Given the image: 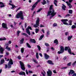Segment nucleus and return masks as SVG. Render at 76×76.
Returning a JSON list of instances; mask_svg holds the SVG:
<instances>
[{
  "instance_id": "nucleus-1",
  "label": "nucleus",
  "mask_w": 76,
  "mask_h": 76,
  "mask_svg": "<svg viewBox=\"0 0 76 76\" xmlns=\"http://www.w3.org/2000/svg\"><path fill=\"white\" fill-rule=\"evenodd\" d=\"M16 18L17 19H19L20 18L21 19H23V12L20 11L16 15Z\"/></svg>"
},
{
  "instance_id": "nucleus-2",
  "label": "nucleus",
  "mask_w": 76,
  "mask_h": 76,
  "mask_svg": "<svg viewBox=\"0 0 76 76\" xmlns=\"http://www.w3.org/2000/svg\"><path fill=\"white\" fill-rule=\"evenodd\" d=\"M55 11L53 9H52V11L50 10L48 12L47 15V16H50V15H51L52 16V17H53L54 16L56 15V13H57L56 12H54Z\"/></svg>"
},
{
  "instance_id": "nucleus-3",
  "label": "nucleus",
  "mask_w": 76,
  "mask_h": 76,
  "mask_svg": "<svg viewBox=\"0 0 76 76\" xmlns=\"http://www.w3.org/2000/svg\"><path fill=\"white\" fill-rule=\"evenodd\" d=\"M39 18H37V20H36V24L34 25V27L35 28H37L38 26H39Z\"/></svg>"
},
{
  "instance_id": "nucleus-4",
  "label": "nucleus",
  "mask_w": 76,
  "mask_h": 76,
  "mask_svg": "<svg viewBox=\"0 0 76 76\" xmlns=\"http://www.w3.org/2000/svg\"><path fill=\"white\" fill-rule=\"evenodd\" d=\"M13 64V61L12 59H10L9 61V62L8 64V68H10L11 67V65H12Z\"/></svg>"
},
{
  "instance_id": "nucleus-5",
  "label": "nucleus",
  "mask_w": 76,
  "mask_h": 76,
  "mask_svg": "<svg viewBox=\"0 0 76 76\" xmlns=\"http://www.w3.org/2000/svg\"><path fill=\"white\" fill-rule=\"evenodd\" d=\"M29 29L30 30H32V29L31 28V27L30 26H28L27 28L26 29V32L29 35H31V33L29 31Z\"/></svg>"
},
{
  "instance_id": "nucleus-6",
  "label": "nucleus",
  "mask_w": 76,
  "mask_h": 76,
  "mask_svg": "<svg viewBox=\"0 0 76 76\" xmlns=\"http://www.w3.org/2000/svg\"><path fill=\"white\" fill-rule=\"evenodd\" d=\"M20 63L21 69L22 70H25V67L24 64L21 61H20Z\"/></svg>"
},
{
  "instance_id": "nucleus-7",
  "label": "nucleus",
  "mask_w": 76,
  "mask_h": 76,
  "mask_svg": "<svg viewBox=\"0 0 76 76\" xmlns=\"http://www.w3.org/2000/svg\"><path fill=\"white\" fill-rule=\"evenodd\" d=\"M60 51H58V53L60 54H61V53H63L64 52V47L63 46H61L60 47Z\"/></svg>"
},
{
  "instance_id": "nucleus-8",
  "label": "nucleus",
  "mask_w": 76,
  "mask_h": 76,
  "mask_svg": "<svg viewBox=\"0 0 76 76\" xmlns=\"http://www.w3.org/2000/svg\"><path fill=\"white\" fill-rule=\"evenodd\" d=\"M65 51H67V50H68V53L70 54H72V50H71V49L69 47H66L65 48Z\"/></svg>"
},
{
  "instance_id": "nucleus-9",
  "label": "nucleus",
  "mask_w": 76,
  "mask_h": 76,
  "mask_svg": "<svg viewBox=\"0 0 76 76\" xmlns=\"http://www.w3.org/2000/svg\"><path fill=\"white\" fill-rule=\"evenodd\" d=\"M40 1H41V0H38L33 5V6H32V8L31 9V10H34V8L36 7V6H37V5L38 4V2H39Z\"/></svg>"
},
{
  "instance_id": "nucleus-10",
  "label": "nucleus",
  "mask_w": 76,
  "mask_h": 76,
  "mask_svg": "<svg viewBox=\"0 0 76 76\" xmlns=\"http://www.w3.org/2000/svg\"><path fill=\"white\" fill-rule=\"evenodd\" d=\"M61 21L63 22V23L64 25H69L66 22L68 21V20L67 19H62L61 20Z\"/></svg>"
},
{
  "instance_id": "nucleus-11",
  "label": "nucleus",
  "mask_w": 76,
  "mask_h": 76,
  "mask_svg": "<svg viewBox=\"0 0 76 76\" xmlns=\"http://www.w3.org/2000/svg\"><path fill=\"white\" fill-rule=\"evenodd\" d=\"M47 73L48 76H52V72L50 69L48 70V71L47 72Z\"/></svg>"
},
{
  "instance_id": "nucleus-12",
  "label": "nucleus",
  "mask_w": 76,
  "mask_h": 76,
  "mask_svg": "<svg viewBox=\"0 0 76 76\" xmlns=\"http://www.w3.org/2000/svg\"><path fill=\"white\" fill-rule=\"evenodd\" d=\"M2 25V27H3V28H5V29H7L8 28L7 27V24L3 23Z\"/></svg>"
},
{
  "instance_id": "nucleus-13",
  "label": "nucleus",
  "mask_w": 76,
  "mask_h": 76,
  "mask_svg": "<svg viewBox=\"0 0 76 76\" xmlns=\"http://www.w3.org/2000/svg\"><path fill=\"white\" fill-rule=\"evenodd\" d=\"M75 73V71L73 70H70L68 74L69 76H70L71 75H73Z\"/></svg>"
},
{
  "instance_id": "nucleus-14",
  "label": "nucleus",
  "mask_w": 76,
  "mask_h": 76,
  "mask_svg": "<svg viewBox=\"0 0 76 76\" xmlns=\"http://www.w3.org/2000/svg\"><path fill=\"white\" fill-rule=\"evenodd\" d=\"M66 3L69 6V9H71L72 7V5H71V3H69L68 1H66Z\"/></svg>"
},
{
  "instance_id": "nucleus-15",
  "label": "nucleus",
  "mask_w": 76,
  "mask_h": 76,
  "mask_svg": "<svg viewBox=\"0 0 76 76\" xmlns=\"http://www.w3.org/2000/svg\"><path fill=\"white\" fill-rule=\"evenodd\" d=\"M47 63H48V64H52V65H54V63H53L52 61L50 60H48L47 61Z\"/></svg>"
},
{
  "instance_id": "nucleus-16",
  "label": "nucleus",
  "mask_w": 76,
  "mask_h": 76,
  "mask_svg": "<svg viewBox=\"0 0 76 76\" xmlns=\"http://www.w3.org/2000/svg\"><path fill=\"white\" fill-rule=\"evenodd\" d=\"M4 50L3 48L1 47L0 48V54H3Z\"/></svg>"
},
{
  "instance_id": "nucleus-17",
  "label": "nucleus",
  "mask_w": 76,
  "mask_h": 76,
  "mask_svg": "<svg viewBox=\"0 0 76 76\" xmlns=\"http://www.w3.org/2000/svg\"><path fill=\"white\" fill-rule=\"evenodd\" d=\"M44 57H45V59H46L47 60L48 59V58L50 57H49V56H48V55L47 54H46V53H45Z\"/></svg>"
},
{
  "instance_id": "nucleus-18",
  "label": "nucleus",
  "mask_w": 76,
  "mask_h": 76,
  "mask_svg": "<svg viewBox=\"0 0 76 76\" xmlns=\"http://www.w3.org/2000/svg\"><path fill=\"white\" fill-rule=\"evenodd\" d=\"M20 75H22V76H25V72H21L19 73Z\"/></svg>"
},
{
  "instance_id": "nucleus-19",
  "label": "nucleus",
  "mask_w": 76,
  "mask_h": 76,
  "mask_svg": "<svg viewBox=\"0 0 76 76\" xmlns=\"http://www.w3.org/2000/svg\"><path fill=\"white\" fill-rule=\"evenodd\" d=\"M0 7H4V5L3 4V3L2 2H0Z\"/></svg>"
},
{
  "instance_id": "nucleus-20",
  "label": "nucleus",
  "mask_w": 76,
  "mask_h": 76,
  "mask_svg": "<svg viewBox=\"0 0 76 76\" xmlns=\"http://www.w3.org/2000/svg\"><path fill=\"white\" fill-rule=\"evenodd\" d=\"M5 49L8 50V51H10L11 50V48H9L8 46L6 47Z\"/></svg>"
},
{
  "instance_id": "nucleus-21",
  "label": "nucleus",
  "mask_w": 76,
  "mask_h": 76,
  "mask_svg": "<svg viewBox=\"0 0 76 76\" xmlns=\"http://www.w3.org/2000/svg\"><path fill=\"white\" fill-rule=\"evenodd\" d=\"M62 6H63L62 7V9H63V10H66L65 9L66 8V7L64 4H62Z\"/></svg>"
},
{
  "instance_id": "nucleus-22",
  "label": "nucleus",
  "mask_w": 76,
  "mask_h": 76,
  "mask_svg": "<svg viewBox=\"0 0 76 76\" xmlns=\"http://www.w3.org/2000/svg\"><path fill=\"white\" fill-rule=\"evenodd\" d=\"M24 41V39L23 38L20 40V44H22L23 43V41Z\"/></svg>"
},
{
  "instance_id": "nucleus-23",
  "label": "nucleus",
  "mask_w": 76,
  "mask_h": 76,
  "mask_svg": "<svg viewBox=\"0 0 76 76\" xmlns=\"http://www.w3.org/2000/svg\"><path fill=\"white\" fill-rule=\"evenodd\" d=\"M69 23V25H72V20H70L69 21H68Z\"/></svg>"
},
{
  "instance_id": "nucleus-24",
  "label": "nucleus",
  "mask_w": 76,
  "mask_h": 76,
  "mask_svg": "<svg viewBox=\"0 0 76 76\" xmlns=\"http://www.w3.org/2000/svg\"><path fill=\"white\" fill-rule=\"evenodd\" d=\"M54 3L55 6H57V1L56 0H55L54 1Z\"/></svg>"
},
{
  "instance_id": "nucleus-25",
  "label": "nucleus",
  "mask_w": 76,
  "mask_h": 76,
  "mask_svg": "<svg viewBox=\"0 0 76 76\" xmlns=\"http://www.w3.org/2000/svg\"><path fill=\"white\" fill-rule=\"evenodd\" d=\"M30 41L33 43H35V40L34 39H31Z\"/></svg>"
},
{
  "instance_id": "nucleus-26",
  "label": "nucleus",
  "mask_w": 76,
  "mask_h": 76,
  "mask_svg": "<svg viewBox=\"0 0 76 76\" xmlns=\"http://www.w3.org/2000/svg\"><path fill=\"white\" fill-rule=\"evenodd\" d=\"M36 57L37 59H38V58H39V55L38 54V53H36Z\"/></svg>"
},
{
  "instance_id": "nucleus-27",
  "label": "nucleus",
  "mask_w": 76,
  "mask_h": 76,
  "mask_svg": "<svg viewBox=\"0 0 76 76\" xmlns=\"http://www.w3.org/2000/svg\"><path fill=\"white\" fill-rule=\"evenodd\" d=\"M4 59H2L1 61V63L0 64V65L1 64H2L3 63H4Z\"/></svg>"
},
{
  "instance_id": "nucleus-28",
  "label": "nucleus",
  "mask_w": 76,
  "mask_h": 76,
  "mask_svg": "<svg viewBox=\"0 0 76 76\" xmlns=\"http://www.w3.org/2000/svg\"><path fill=\"white\" fill-rule=\"evenodd\" d=\"M33 61L34 63H35L36 64H38V61L37 60H35L34 59H33Z\"/></svg>"
},
{
  "instance_id": "nucleus-29",
  "label": "nucleus",
  "mask_w": 76,
  "mask_h": 76,
  "mask_svg": "<svg viewBox=\"0 0 76 76\" xmlns=\"http://www.w3.org/2000/svg\"><path fill=\"white\" fill-rule=\"evenodd\" d=\"M54 43L56 44H58V40L57 39H56L54 41Z\"/></svg>"
},
{
  "instance_id": "nucleus-30",
  "label": "nucleus",
  "mask_w": 76,
  "mask_h": 76,
  "mask_svg": "<svg viewBox=\"0 0 76 76\" xmlns=\"http://www.w3.org/2000/svg\"><path fill=\"white\" fill-rule=\"evenodd\" d=\"M72 36H69L68 37V40L69 41H70L71 39V38H72Z\"/></svg>"
},
{
  "instance_id": "nucleus-31",
  "label": "nucleus",
  "mask_w": 76,
  "mask_h": 76,
  "mask_svg": "<svg viewBox=\"0 0 76 76\" xmlns=\"http://www.w3.org/2000/svg\"><path fill=\"white\" fill-rule=\"evenodd\" d=\"M6 39L5 37L4 38H0V41H4V40H6Z\"/></svg>"
},
{
  "instance_id": "nucleus-32",
  "label": "nucleus",
  "mask_w": 76,
  "mask_h": 76,
  "mask_svg": "<svg viewBox=\"0 0 76 76\" xmlns=\"http://www.w3.org/2000/svg\"><path fill=\"white\" fill-rule=\"evenodd\" d=\"M69 13H70V14H72V13H73V10H69L68 11Z\"/></svg>"
},
{
  "instance_id": "nucleus-33",
  "label": "nucleus",
  "mask_w": 76,
  "mask_h": 76,
  "mask_svg": "<svg viewBox=\"0 0 76 76\" xmlns=\"http://www.w3.org/2000/svg\"><path fill=\"white\" fill-rule=\"evenodd\" d=\"M43 37H44V35H42L40 36V38H39V40H41L42 38H43Z\"/></svg>"
},
{
  "instance_id": "nucleus-34",
  "label": "nucleus",
  "mask_w": 76,
  "mask_h": 76,
  "mask_svg": "<svg viewBox=\"0 0 76 76\" xmlns=\"http://www.w3.org/2000/svg\"><path fill=\"white\" fill-rule=\"evenodd\" d=\"M42 4L44 5V4H46V1L45 0H43V2H42Z\"/></svg>"
},
{
  "instance_id": "nucleus-35",
  "label": "nucleus",
  "mask_w": 76,
  "mask_h": 76,
  "mask_svg": "<svg viewBox=\"0 0 76 76\" xmlns=\"http://www.w3.org/2000/svg\"><path fill=\"white\" fill-rule=\"evenodd\" d=\"M72 15H70L69 14H66V15H65V17H70Z\"/></svg>"
},
{
  "instance_id": "nucleus-36",
  "label": "nucleus",
  "mask_w": 76,
  "mask_h": 76,
  "mask_svg": "<svg viewBox=\"0 0 76 76\" xmlns=\"http://www.w3.org/2000/svg\"><path fill=\"white\" fill-rule=\"evenodd\" d=\"M38 31H39V29L38 28H36L35 29V32L36 33H38Z\"/></svg>"
},
{
  "instance_id": "nucleus-37",
  "label": "nucleus",
  "mask_w": 76,
  "mask_h": 76,
  "mask_svg": "<svg viewBox=\"0 0 76 76\" xmlns=\"http://www.w3.org/2000/svg\"><path fill=\"white\" fill-rule=\"evenodd\" d=\"M26 44H27V45L28 48H31V46L28 43H27Z\"/></svg>"
},
{
  "instance_id": "nucleus-38",
  "label": "nucleus",
  "mask_w": 76,
  "mask_h": 76,
  "mask_svg": "<svg viewBox=\"0 0 76 76\" xmlns=\"http://www.w3.org/2000/svg\"><path fill=\"white\" fill-rule=\"evenodd\" d=\"M76 28V26L74 25H72V29H75Z\"/></svg>"
},
{
  "instance_id": "nucleus-39",
  "label": "nucleus",
  "mask_w": 76,
  "mask_h": 76,
  "mask_svg": "<svg viewBox=\"0 0 76 76\" xmlns=\"http://www.w3.org/2000/svg\"><path fill=\"white\" fill-rule=\"evenodd\" d=\"M37 47L39 50V51H40V50H41V47H40V46L38 45L37 46Z\"/></svg>"
},
{
  "instance_id": "nucleus-40",
  "label": "nucleus",
  "mask_w": 76,
  "mask_h": 76,
  "mask_svg": "<svg viewBox=\"0 0 76 76\" xmlns=\"http://www.w3.org/2000/svg\"><path fill=\"white\" fill-rule=\"evenodd\" d=\"M50 31H48L47 32V37H48V35H50Z\"/></svg>"
},
{
  "instance_id": "nucleus-41",
  "label": "nucleus",
  "mask_w": 76,
  "mask_h": 76,
  "mask_svg": "<svg viewBox=\"0 0 76 76\" xmlns=\"http://www.w3.org/2000/svg\"><path fill=\"white\" fill-rule=\"evenodd\" d=\"M21 51L22 53H23L24 52V49H23V48H22L21 49Z\"/></svg>"
},
{
  "instance_id": "nucleus-42",
  "label": "nucleus",
  "mask_w": 76,
  "mask_h": 76,
  "mask_svg": "<svg viewBox=\"0 0 76 76\" xmlns=\"http://www.w3.org/2000/svg\"><path fill=\"white\" fill-rule=\"evenodd\" d=\"M21 35H26V37H28V35L27 34H26V33H22L21 34Z\"/></svg>"
},
{
  "instance_id": "nucleus-43",
  "label": "nucleus",
  "mask_w": 76,
  "mask_h": 76,
  "mask_svg": "<svg viewBox=\"0 0 76 76\" xmlns=\"http://www.w3.org/2000/svg\"><path fill=\"white\" fill-rule=\"evenodd\" d=\"M20 31H17V35L18 36H19V34H20Z\"/></svg>"
},
{
  "instance_id": "nucleus-44",
  "label": "nucleus",
  "mask_w": 76,
  "mask_h": 76,
  "mask_svg": "<svg viewBox=\"0 0 76 76\" xmlns=\"http://www.w3.org/2000/svg\"><path fill=\"white\" fill-rule=\"evenodd\" d=\"M41 10H42V8H40L37 11V13H38V12H39Z\"/></svg>"
},
{
  "instance_id": "nucleus-45",
  "label": "nucleus",
  "mask_w": 76,
  "mask_h": 76,
  "mask_svg": "<svg viewBox=\"0 0 76 76\" xmlns=\"http://www.w3.org/2000/svg\"><path fill=\"white\" fill-rule=\"evenodd\" d=\"M53 5H52L51 6H50V7L49 8L50 10H52V8H53Z\"/></svg>"
},
{
  "instance_id": "nucleus-46",
  "label": "nucleus",
  "mask_w": 76,
  "mask_h": 76,
  "mask_svg": "<svg viewBox=\"0 0 76 76\" xmlns=\"http://www.w3.org/2000/svg\"><path fill=\"white\" fill-rule=\"evenodd\" d=\"M67 67H63L61 68V69H66L67 68Z\"/></svg>"
},
{
  "instance_id": "nucleus-47",
  "label": "nucleus",
  "mask_w": 76,
  "mask_h": 76,
  "mask_svg": "<svg viewBox=\"0 0 76 76\" xmlns=\"http://www.w3.org/2000/svg\"><path fill=\"white\" fill-rule=\"evenodd\" d=\"M57 26V23H55L53 24V26Z\"/></svg>"
},
{
  "instance_id": "nucleus-48",
  "label": "nucleus",
  "mask_w": 76,
  "mask_h": 76,
  "mask_svg": "<svg viewBox=\"0 0 76 76\" xmlns=\"http://www.w3.org/2000/svg\"><path fill=\"white\" fill-rule=\"evenodd\" d=\"M20 9V7H19L18 9H17L15 11V12H18V10H19Z\"/></svg>"
},
{
  "instance_id": "nucleus-49",
  "label": "nucleus",
  "mask_w": 76,
  "mask_h": 76,
  "mask_svg": "<svg viewBox=\"0 0 76 76\" xmlns=\"http://www.w3.org/2000/svg\"><path fill=\"white\" fill-rule=\"evenodd\" d=\"M45 45H46V46H49V44L48 43H45Z\"/></svg>"
},
{
  "instance_id": "nucleus-50",
  "label": "nucleus",
  "mask_w": 76,
  "mask_h": 76,
  "mask_svg": "<svg viewBox=\"0 0 76 76\" xmlns=\"http://www.w3.org/2000/svg\"><path fill=\"white\" fill-rule=\"evenodd\" d=\"M71 62H69V63L67 64V65L68 66H70V65H71Z\"/></svg>"
},
{
  "instance_id": "nucleus-51",
  "label": "nucleus",
  "mask_w": 76,
  "mask_h": 76,
  "mask_svg": "<svg viewBox=\"0 0 76 76\" xmlns=\"http://www.w3.org/2000/svg\"><path fill=\"white\" fill-rule=\"evenodd\" d=\"M12 7L11 8V9H13V8H14V7H15V6L14 5H12Z\"/></svg>"
},
{
  "instance_id": "nucleus-52",
  "label": "nucleus",
  "mask_w": 76,
  "mask_h": 76,
  "mask_svg": "<svg viewBox=\"0 0 76 76\" xmlns=\"http://www.w3.org/2000/svg\"><path fill=\"white\" fill-rule=\"evenodd\" d=\"M18 58L19 60H20L21 59V56H18Z\"/></svg>"
},
{
  "instance_id": "nucleus-53",
  "label": "nucleus",
  "mask_w": 76,
  "mask_h": 76,
  "mask_svg": "<svg viewBox=\"0 0 76 76\" xmlns=\"http://www.w3.org/2000/svg\"><path fill=\"white\" fill-rule=\"evenodd\" d=\"M72 1H73V0H69V3H71L72 2Z\"/></svg>"
},
{
  "instance_id": "nucleus-54",
  "label": "nucleus",
  "mask_w": 76,
  "mask_h": 76,
  "mask_svg": "<svg viewBox=\"0 0 76 76\" xmlns=\"http://www.w3.org/2000/svg\"><path fill=\"white\" fill-rule=\"evenodd\" d=\"M39 26H40V28H42V27H44V26H43L42 24H40Z\"/></svg>"
},
{
  "instance_id": "nucleus-55",
  "label": "nucleus",
  "mask_w": 76,
  "mask_h": 76,
  "mask_svg": "<svg viewBox=\"0 0 76 76\" xmlns=\"http://www.w3.org/2000/svg\"><path fill=\"white\" fill-rule=\"evenodd\" d=\"M69 34V32H66L65 33V35H67Z\"/></svg>"
},
{
  "instance_id": "nucleus-56",
  "label": "nucleus",
  "mask_w": 76,
  "mask_h": 76,
  "mask_svg": "<svg viewBox=\"0 0 76 76\" xmlns=\"http://www.w3.org/2000/svg\"><path fill=\"white\" fill-rule=\"evenodd\" d=\"M53 72L55 74L57 73V72H56V70H54L53 71Z\"/></svg>"
},
{
  "instance_id": "nucleus-57",
  "label": "nucleus",
  "mask_w": 76,
  "mask_h": 76,
  "mask_svg": "<svg viewBox=\"0 0 76 76\" xmlns=\"http://www.w3.org/2000/svg\"><path fill=\"white\" fill-rule=\"evenodd\" d=\"M42 32H43V33H45V32L44 31V29H42Z\"/></svg>"
},
{
  "instance_id": "nucleus-58",
  "label": "nucleus",
  "mask_w": 76,
  "mask_h": 76,
  "mask_svg": "<svg viewBox=\"0 0 76 76\" xmlns=\"http://www.w3.org/2000/svg\"><path fill=\"white\" fill-rule=\"evenodd\" d=\"M28 72L29 73H32V71H29Z\"/></svg>"
},
{
  "instance_id": "nucleus-59",
  "label": "nucleus",
  "mask_w": 76,
  "mask_h": 76,
  "mask_svg": "<svg viewBox=\"0 0 76 76\" xmlns=\"http://www.w3.org/2000/svg\"><path fill=\"white\" fill-rule=\"evenodd\" d=\"M28 68H31V66L29 65H28Z\"/></svg>"
},
{
  "instance_id": "nucleus-60",
  "label": "nucleus",
  "mask_w": 76,
  "mask_h": 76,
  "mask_svg": "<svg viewBox=\"0 0 76 76\" xmlns=\"http://www.w3.org/2000/svg\"><path fill=\"white\" fill-rule=\"evenodd\" d=\"M39 55L40 56V57H42V55L41 53H39Z\"/></svg>"
},
{
  "instance_id": "nucleus-61",
  "label": "nucleus",
  "mask_w": 76,
  "mask_h": 76,
  "mask_svg": "<svg viewBox=\"0 0 76 76\" xmlns=\"http://www.w3.org/2000/svg\"><path fill=\"white\" fill-rule=\"evenodd\" d=\"M26 26H27V23H25V28H26Z\"/></svg>"
},
{
  "instance_id": "nucleus-62",
  "label": "nucleus",
  "mask_w": 76,
  "mask_h": 76,
  "mask_svg": "<svg viewBox=\"0 0 76 76\" xmlns=\"http://www.w3.org/2000/svg\"><path fill=\"white\" fill-rule=\"evenodd\" d=\"M12 43V42L11 41H9L8 42V44H11Z\"/></svg>"
},
{
  "instance_id": "nucleus-63",
  "label": "nucleus",
  "mask_w": 76,
  "mask_h": 76,
  "mask_svg": "<svg viewBox=\"0 0 76 76\" xmlns=\"http://www.w3.org/2000/svg\"><path fill=\"white\" fill-rule=\"evenodd\" d=\"M76 76V73H74L72 75V76Z\"/></svg>"
},
{
  "instance_id": "nucleus-64",
  "label": "nucleus",
  "mask_w": 76,
  "mask_h": 76,
  "mask_svg": "<svg viewBox=\"0 0 76 76\" xmlns=\"http://www.w3.org/2000/svg\"><path fill=\"white\" fill-rule=\"evenodd\" d=\"M26 74L27 75H28V71H27V70H26Z\"/></svg>"
}]
</instances>
